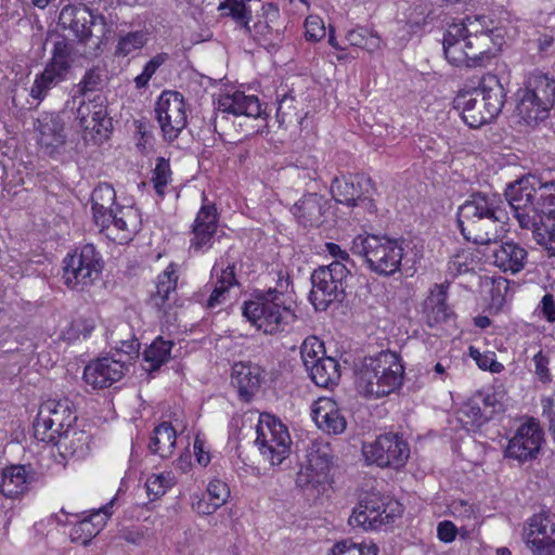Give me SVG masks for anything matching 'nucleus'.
I'll use <instances>...</instances> for the list:
<instances>
[{"label": "nucleus", "mask_w": 555, "mask_h": 555, "mask_svg": "<svg viewBox=\"0 0 555 555\" xmlns=\"http://www.w3.org/2000/svg\"><path fill=\"white\" fill-rule=\"evenodd\" d=\"M59 23L64 29H70L80 40H86L93 35L92 27H100V35L106 31L104 16L94 14L86 5L67 4L59 15Z\"/></svg>", "instance_id": "nucleus-17"}, {"label": "nucleus", "mask_w": 555, "mask_h": 555, "mask_svg": "<svg viewBox=\"0 0 555 555\" xmlns=\"http://www.w3.org/2000/svg\"><path fill=\"white\" fill-rule=\"evenodd\" d=\"M326 30L323 20L318 15H309L305 21V38L317 42L325 37Z\"/></svg>", "instance_id": "nucleus-61"}, {"label": "nucleus", "mask_w": 555, "mask_h": 555, "mask_svg": "<svg viewBox=\"0 0 555 555\" xmlns=\"http://www.w3.org/2000/svg\"><path fill=\"white\" fill-rule=\"evenodd\" d=\"M255 2L253 0H220L218 10L221 16L231 17L240 28L250 31L251 14L257 7Z\"/></svg>", "instance_id": "nucleus-35"}, {"label": "nucleus", "mask_w": 555, "mask_h": 555, "mask_svg": "<svg viewBox=\"0 0 555 555\" xmlns=\"http://www.w3.org/2000/svg\"><path fill=\"white\" fill-rule=\"evenodd\" d=\"M326 201L317 193L302 196L292 207L294 217L305 227H318L323 222Z\"/></svg>", "instance_id": "nucleus-32"}, {"label": "nucleus", "mask_w": 555, "mask_h": 555, "mask_svg": "<svg viewBox=\"0 0 555 555\" xmlns=\"http://www.w3.org/2000/svg\"><path fill=\"white\" fill-rule=\"evenodd\" d=\"M30 482V477L25 466L13 465L1 473L0 493L9 499H17L23 495Z\"/></svg>", "instance_id": "nucleus-34"}, {"label": "nucleus", "mask_w": 555, "mask_h": 555, "mask_svg": "<svg viewBox=\"0 0 555 555\" xmlns=\"http://www.w3.org/2000/svg\"><path fill=\"white\" fill-rule=\"evenodd\" d=\"M353 188H354V206L358 205V203H366L369 209L375 208L371 197L375 193V186L371 179L365 173H356L354 180H353Z\"/></svg>", "instance_id": "nucleus-51"}, {"label": "nucleus", "mask_w": 555, "mask_h": 555, "mask_svg": "<svg viewBox=\"0 0 555 555\" xmlns=\"http://www.w3.org/2000/svg\"><path fill=\"white\" fill-rule=\"evenodd\" d=\"M350 250L361 257L371 271L385 276L398 272L403 258L402 243L387 235L358 234L351 242Z\"/></svg>", "instance_id": "nucleus-5"}, {"label": "nucleus", "mask_w": 555, "mask_h": 555, "mask_svg": "<svg viewBox=\"0 0 555 555\" xmlns=\"http://www.w3.org/2000/svg\"><path fill=\"white\" fill-rule=\"evenodd\" d=\"M311 416L317 426L327 434H341L347 426L337 403L327 397H322L313 403Z\"/></svg>", "instance_id": "nucleus-28"}, {"label": "nucleus", "mask_w": 555, "mask_h": 555, "mask_svg": "<svg viewBox=\"0 0 555 555\" xmlns=\"http://www.w3.org/2000/svg\"><path fill=\"white\" fill-rule=\"evenodd\" d=\"M263 370L251 362H238L232 367L231 382L237 389L240 398L249 402L260 388Z\"/></svg>", "instance_id": "nucleus-27"}, {"label": "nucleus", "mask_w": 555, "mask_h": 555, "mask_svg": "<svg viewBox=\"0 0 555 555\" xmlns=\"http://www.w3.org/2000/svg\"><path fill=\"white\" fill-rule=\"evenodd\" d=\"M207 494L212 502L221 507L230 498V489L223 480L212 479L207 486Z\"/></svg>", "instance_id": "nucleus-62"}, {"label": "nucleus", "mask_w": 555, "mask_h": 555, "mask_svg": "<svg viewBox=\"0 0 555 555\" xmlns=\"http://www.w3.org/2000/svg\"><path fill=\"white\" fill-rule=\"evenodd\" d=\"M173 485L171 473L153 474L145 481L146 493L153 501L164 495Z\"/></svg>", "instance_id": "nucleus-50"}, {"label": "nucleus", "mask_w": 555, "mask_h": 555, "mask_svg": "<svg viewBox=\"0 0 555 555\" xmlns=\"http://www.w3.org/2000/svg\"><path fill=\"white\" fill-rule=\"evenodd\" d=\"M256 16L253 18L250 31L256 41L261 46H270L280 38V29L278 28V20L280 17L279 8L272 3L255 2Z\"/></svg>", "instance_id": "nucleus-25"}, {"label": "nucleus", "mask_w": 555, "mask_h": 555, "mask_svg": "<svg viewBox=\"0 0 555 555\" xmlns=\"http://www.w3.org/2000/svg\"><path fill=\"white\" fill-rule=\"evenodd\" d=\"M307 371L313 383L323 388L336 386L341 375L338 361L332 357L321 358L320 362L310 365Z\"/></svg>", "instance_id": "nucleus-38"}, {"label": "nucleus", "mask_w": 555, "mask_h": 555, "mask_svg": "<svg viewBox=\"0 0 555 555\" xmlns=\"http://www.w3.org/2000/svg\"><path fill=\"white\" fill-rule=\"evenodd\" d=\"M320 470H317L314 467H311V463H307L306 466L301 467L297 474L296 485L300 488H317L328 480V476L323 474V477L320 476Z\"/></svg>", "instance_id": "nucleus-55"}, {"label": "nucleus", "mask_w": 555, "mask_h": 555, "mask_svg": "<svg viewBox=\"0 0 555 555\" xmlns=\"http://www.w3.org/2000/svg\"><path fill=\"white\" fill-rule=\"evenodd\" d=\"M474 269V258L469 251H461L454 255L448 262V274L456 278Z\"/></svg>", "instance_id": "nucleus-58"}, {"label": "nucleus", "mask_w": 555, "mask_h": 555, "mask_svg": "<svg viewBox=\"0 0 555 555\" xmlns=\"http://www.w3.org/2000/svg\"><path fill=\"white\" fill-rule=\"evenodd\" d=\"M443 53L448 62L454 66L469 67L465 48V28L450 25L443 36Z\"/></svg>", "instance_id": "nucleus-33"}, {"label": "nucleus", "mask_w": 555, "mask_h": 555, "mask_svg": "<svg viewBox=\"0 0 555 555\" xmlns=\"http://www.w3.org/2000/svg\"><path fill=\"white\" fill-rule=\"evenodd\" d=\"M177 435L171 424L164 422L156 426L150 439L149 449L152 453L167 459L172 455Z\"/></svg>", "instance_id": "nucleus-40"}, {"label": "nucleus", "mask_w": 555, "mask_h": 555, "mask_svg": "<svg viewBox=\"0 0 555 555\" xmlns=\"http://www.w3.org/2000/svg\"><path fill=\"white\" fill-rule=\"evenodd\" d=\"M350 270L340 261L317 268L311 274L310 302L317 310L324 311L334 301L345 297Z\"/></svg>", "instance_id": "nucleus-9"}, {"label": "nucleus", "mask_w": 555, "mask_h": 555, "mask_svg": "<svg viewBox=\"0 0 555 555\" xmlns=\"http://www.w3.org/2000/svg\"><path fill=\"white\" fill-rule=\"evenodd\" d=\"M448 285L435 284L424 301L423 311L425 322L430 327L439 326L451 318L452 313L447 305Z\"/></svg>", "instance_id": "nucleus-31"}, {"label": "nucleus", "mask_w": 555, "mask_h": 555, "mask_svg": "<svg viewBox=\"0 0 555 555\" xmlns=\"http://www.w3.org/2000/svg\"><path fill=\"white\" fill-rule=\"evenodd\" d=\"M36 140L49 156L60 155L66 144L65 124L56 113H42L35 122Z\"/></svg>", "instance_id": "nucleus-18"}, {"label": "nucleus", "mask_w": 555, "mask_h": 555, "mask_svg": "<svg viewBox=\"0 0 555 555\" xmlns=\"http://www.w3.org/2000/svg\"><path fill=\"white\" fill-rule=\"evenodd\" d=\"M402 513L397 501H387L378 494L365 495L349 517L352 527L376 530L395 521Z\"/></svg>", "instance_id": "nucleus-12"}, {"label": "nucleus", "mask_w": 555, "mask_h": 555, "mask_svg": "<svg viewBox=\"0 0 555 555\" xmlns=\"http://www.w3.org/2000/svg\"><path fill=\"white\" fill-rule=\"evenodd\" d=\"M516 112L520 120L534 126L545 120L555 103V80L543 73L530 74L516 92Z\"/></svg>", "instance_id": "nucleus-6"}, {"label": "nucleus", "mask_w": 555, "mask_h": 555, "mask_svg": "<svg viewBox=\"0 0 555 555\" xmlns=\"http://www.w3.org/2000/svg\"><path fill=\"white\" fill-rule=\"evenodd\" d=\"M362 455L367 464L398 469L406 463L410 448L401 435L387 433L379 435L372 442H364Z\"/></svg>", "instance_id": "nucleus-13"}, {"label": "nucleus", "mask_w": 555, "mask_h": 555, "mask_svg": "<svg viewBox=\"0 0 555 555\" xmlns=\"http://www.w3.org/2000/svg\"><path fill=\"white\" fill-rule=\"evenodd\" d=\"M234 269V264L230 263L223 267V264L220 266V263L217 262L214 266L212 274L217 275V281L207 300L208 308L214 309L220 304L224 302L229 289L236 284Z\"/></svg>", "instance_id": "nucleus-36"}, {"label": "nucleus", "mask_w": 555, "mask_h": 555, "mask_svg": "<svg viewBox=\"0 0 555 555\" xmlns=\"http://www.w3.org/2000/svg\"><path fill=\"white\" fill-rule=\"evenodd\" d=\"M553 535H555V515L540 513L528 519L522 539L533 555H542L555 542L552 539Z\"/></svg>", "instance_id": "nucleus-21"}, {"label": "nucleus", "mask_w": 555, "mask_h": 555, "mask_svg": "<svg viewBox=\"0 0 555 555\" xmlns=\"http://www.w3.org/2000/svg\"><path fill=\"white\" fill-rule=\"evenodd\" d=\"M116 353L113 357L125 359V364L139 357L140 343L134 336L129 339H120L115 341Z\"/></svg>", "instance_id": "nucleus-60"}, {"label": "nucleus", "mask_w": 555, "mask_h": 555, "mask_svg": "<svg viewBox=\"0 0 555 555\" xmlns=\"http://www.w3.org/2000/svg\"><path fill=\"white\" fill-rule=\"evenodd\" d=\"M508 232V215L504 209L495 215L480 219L475 224L467 227L465 231H461L466 241L476 244H496Z\"/></svg>", "instance_id": "nucleus-24"}, {"label": "nucleus", "mask_w": 555, "mask_h": 555, "mask_svg": "<svg viewBox=\"0 0 555 555\" xmlns=\"http://www.w3.org/2000/svg\"><path fill=\"white\" fill-rule=\"evenodd\" d=\"M155 114L164 139L168 142L176 140L186 127L185 102L177 91L162 92L155 105Z\"/></svg>", "instance_id": "nucleus-15"}, {"label": "nucleus", "mask_w": 555, "mask_h": 555, "mask_svg": "<svg viewBox=\"0 0 555 555\" xmlns=\"http://www.w3.org/2000/svg\"><path fill=\"white\" fill-rule=\"evenodd\" d=\"M505 197L519 227L555 256V181L528 175L511 183Z\"/></svg>", "instance_id": "nucleus-1"}, {"label": "nucleus", "mask_w": 555, "mask_h": 555, "mask_svg": "<svg viewBox=\"0 0 555 555\" xmlns=\"http://www.w3.org/2000/svg\"><path fill=\"white\" fill-rule=\"evenodd\" d=\"M545 442L544 430L534 417L526 416L515 429L504 450V456L520 464L535 460Z\"/></svg>", "instance_id": "nucleus-14"}, {"label": "nucleus", "mask_w": 555, "mask_h": 555, "mask_svg": "<svg viewBox=\"0 0 555 555\" xmlns=\"http://www.w3.org/2000/svg\"><path fill=\"white\" fill-rule=\"evenodd\" d=\"M261 295L279 301L284 305H291L292 299V283L288 274H284L282 271L278 273L275 286L269 287L266 292H261Z\"/></svg>", "instance_id": "nucleus-49"}, {"label": "nucleus", "mask_w": 555, "mask_h": 555, "mask_svg": "<svg viewBox=\"0 0 555 555\" xmlns=\"http://www.w3.org/2000/svg\"><path fill=\"white\" fill-rule=\"evenodd\" d=\"M51 54V59L46 66L67 79L69 70L77 57L75 44L65 38L56 40Z\"/></svg>", "instance_id": "nucleus-37"}, {"label": "nucleus", "mask_w": 555, "mask_h": 555, "mask_svg": "<svg viewBox=\"0 0 555 555\" xmlns=\"http://www.w3.org/2000/svg\"><path fill=\"white\" fill-rule=\"evenodd\" d=\"M149 39L150 34L144 29L120 34L115 48V54L117 56H128L141 50L147 43Z\"/></svg>", "instance_id": "nucleus-46"}, {"label": "nucleus", "mask_w": 555, "mask_h": 555, "mask_svg": "<svg viewBox=\"0 0 555 555\" xmlns=\"http://www.w3.org/2000/svg\"><path fill=\"white\" fill-rule=\"evenodd\" d=\"M103 268L104 261L95 246L86 244L63 259L62 280L67 288L83 292L100 280Z\"/></svg>", "instance_id": "nucleus-8"}, {"label": "nucleus", "mask_w": 555, "mask_h": 555, "mask_svg": "<svg viewBox=\"0 0 555 555\" xmlns=\"http://www.w3.org/2000/svg\"><path fill=\"white\" fill-rule=\"evenodd\" d=\"M504 101L505 91L500 79L495 75H488L481 79L478 88L457 94L454 104L467 126L479 128L498 117Z\"/></svg>", "instance_id": "nucleus-2"}, {"label": "nucleus", "mask_w": 555, "mask_h": 555, "mask_svg": "<svg viewBox=\"0 0 555 555\" xmlns=\"http://www.w3.org/2000/svg\"><path fill=\"white\" fill-rule=\"evenodd\" d=\"M219 114L233 116H245L249 118H266V111L262 108L257 95L246 94L242 91L221 94L217 102Z\"/></svg>", "instance_id": "nucleus-26"}, {"label": "nucleus", "mask_w": 555, "mask_h": 555, "mask_svg": "<svg viewBox=\"0 0 555 555\" xmlns=\"http://www.w3.org/2000/svg\"><path fill=\"white\" fill-rule=\"evenodd\" d=\"M255 444L271 465H280L289 454L291 436L286 426L270 414H261L256 426Z\"/></svg>", "instance_id": "nucleus-10"}, {"label": "nucleus", "mask_w": 555, "mask_h": 555, "mask_svg": "<svg viewBox=\"0 0 555 555\" xmlns=\"http://www.w3.org/2000/svg\"><path fill=\"white\" fill-rule=\"evenodd\" d=\"M489 20L486 16H467L461 23L453 24L454 26H463L465 28V36H480L481 31H487L489 35L492 28L488 25Z\"/></svg>", "instance_id": "nucleus-59"}, {"label": "nucleus", "mask_w": 555, "mask_h": 555, "mask_svg": "<svg viewBox=\"0 0 555 555\" xmlns=\"http://www.w3.org/2000/svg\"><path fill=\"white\" fill-rule=\"evenodd\" d=\"M179 279V266L175 262L169 263L166 269L157 275L156 291L152 293L151 300L155 307L160 309L165 301L170 298V294L177 288Z\"/></svg>", "instance_id": "nucleus-39"}, {"label": "nucleus", "mask_w": 555, "mask_h": 555, "mask_svg": "<svg viewBox=\"0 0 555 555\" xmlns=\"http://www.w3.org/2000/svg\"><path fill=\"white\" fill-rule=\"evenodd\" d=\"M243 315L266 335L288 331L297 319L291 305L281 304L261 294L244 304Z\"/></svg>", "instance_id": "nucleus-7"}, {"label": "nucleus", "mask_w": 555, "mask_h": 555, "mask_svg": "<svg viewBox=\"0 0 555 555\" xmlns=\"http://www.w3.org/2000/svg\"><path fill=\"white\" fill-rule=\"evenodd\" d=\"M308 462L311 463V467L320 470L321 477H323V474L328 476L333 463L330 446L327 443L314 444L308 454Z\"/></svg>", "instance_id": "nucleus-48"}, {"label": "nucleus", "mask_w": 555, "mask_h": 555, "mask_svg": "<svg viewBox=\"0 0 555 555\" xmlns=\"http://www.w3.org/2000/svg\"><path fill=\"white\" fill-rule=\"evenodd\" d=\"M76 421V409L69 398H49L39 406L34 424L35 438L52 444L68 439L70 434L78 436V440L87 438L83 431L74 428Z\"/></svg>", "instance_id": "nucleus-4"}, {"label": "nucleus", "mask_w": 555, "mask_h": 555, "mask_svg": "<svg viewBox=\"0 0 555 555\" xmlns=\"http://www.w3.org/2000/svg\"><path fill=\"white\" fill-rule=\"evenodd\" d=\"M378 548L375 544H358L351 540L337 542L331 555H377Z\"/></svg>", "instance_id": "nucleus-54"}, {"label": "nucleus", "mask_w": 555, "mask_h": 555, "mask_svg": "<svg viewBox=\"0 0 555 555\" xmlns=\"http://www.w3.org/2000/svg\"><path fill=\"white\" fill-rule=\"evenodd\" d=\"M107 220L96 225L105 236L118 244H127L141 231L142 217L133 205L116 206L106 215Z\"/></svg>", "instance_id": "nucleus-16"}, {"label": "nucleus", "mask_w": 555, "mask_h": 555, "mask_svg": "<svg viewBox=\"0 0 555 555\" xmlns=\"http://www.w3.org/2000/svg\"><path fill=\"white\" fill-rule=\"evenodd\" d=\"M76 118L79 126L91 137L102 135L112 127V121L107 115L106 100L103 95L96 94L87 101L82 99L77 107Z\"/></svg>", "instance_id": "nucleus-22"}, {"label": "nucleus", "mask_w": 555, "mask_h": 555, "mask_svg": "<svg viewBox=\"0 0 555 555\" xmlns=\"http://www.w3.org/2000/svg\"><path fill=\"white\" fill-rule=\"evenodd\" d=\"M503 399L504 392L501 390L491 388L477 391L462 404L457 418L466 430L477 431L503 410Z\"/></svg>", "instance_id": "nucleus-11"}, {"label": "nucleus", "mask_w": 555, "mask_h": 555, "mask_svg": "<svg viewBox=\"0 0 555 555\" xmlns=\"http://www.w3.org/2000/svg\"><path fill=\"white\" fill-rule=\"evenodd\" d=\"M116 192L109 183H100L91 195V209L95 224L104 222L106 215L118 204L115 203Z\"/></svg>", "instance_id": "nucleus-41"}, {"label": "nucleus", "mask_w": 555, "mask_h": 555, "mask_svg": "<svg viewBox=\"0 0 555 555\" xmlns=\"http://www.w3.org/2000/svg\"><path fill=\"white\" fill-rule=\"evenodd\" d=\"M172 172L170 169L169 160L164 157H158L156 159L155 168L153 170V184L154 189L159 196L165 195V190L167 185L171 182Z\"/></svg>", "instance_id": "nucleus-53"}, {"label": "nucleus", "mask_w": 555, "mask_h": 555, "mask_svg": "<svg viewBox=\"0 0 555 555\" xmlns=\"http://www.w3.org/2000/svg\"><path fill=\"white\" fill-rule=\"evenodd\" d=\"M491 38L487 31H481L480 36H465V48L469 67L482 66L485 59L489 57Z\"/></svg>", "instance_id": "nucleus-44"}, {"label": "nucleus", "mask_w": 555, "mask_h": 555, "mask_svg": "<svg viewBox=\"0 0 555 555\" xmlns=\"http://www.w3.org/2000/svg\"><path fill=\"white\" fill-rule=\"evenodd\" d=\"M468 353L481 370L500 373L504 369L503 364L496 361L494 352H480L478 348L470 346Z\"/></svg>", "instance_id": "nucleus-57"}, {"label": "nucleus", "mask_w": 555, "mask_h": 555, "mask_svg": "<svg viewBox=\"0 0 555 555\" xmlns=\"http://www.w3.org/2000/svg\"><path fill=\"white\" fill-rule=\"evenodd\" d=\"M218 228V212L215 204L204 203L192 224L190 249L207 251L212 247Z\"/></svg>", "instance_id": "nucleus-23"}, {"label": "nucleus", "mask_w": 555, "mask_h": 555, "mask_svg": "<svg viewBox=\"0 0 555 555\" xmlns=\"http://www.w3.org/2000/svg\"><path fill=\"white\" fill-rule=\"evenodd\" d=\"M101 82V70L98 67L88 69L78 85L80 94L85 98L88 92L98 90Z\"/></svg>", "instance_id": "nucleus-64"}, {"label": "nucleus", "mask_w": 555, "mask_h": 555, "mask_svg": "<svg viewBox=\"0 0 555 555\" xmlns=\"http://www.w3.org/2000/svg\"><path fill=\"white\" fill-rule=\"evenodd\" d=\"M125 371V359L122 357H102L86 365L83 380L92 389H104L120 380Z\"/></svg>", "instance_id": "nucleus-20"}, {"label": "nucleus", "mask_w": 555, "mask_h": 555, "mask_svg": "<svg viewBox=\"0 0 555 555\" xmlns=\"http://www.w3.org/2000/svg\"><path fill=\"white\" fill-rule=\"evenodd\" d=\"M354 175H341L335 177L331 183V193L333 198L340 204L354 206Z\"/></svg>", "instance_id": "nucleus-47"}, {"label": "nucleus", "mask_w": 555, "mask_h": 555, "mask_svg": "<svg viewBox=\"0 0 555 555\" xmlns=\"http://www.w3.org/2000/svg\"><path fill=\"white\" fill-rule=\"evenodd\" d=\"M65 80L66 78L46 66L41 73L36 75L29 96L40 104L48 96L50 90Z\"/></svg>", "instance_id": "nucleus-43"}, {"label": "nucleus", "mask_w": 555, "mask_h": 555, "mask_svg": "<svg viewBox=\"0 0 555 555\" xmlns=\"http://www.w3.org/2000/svg\"><path fill=\"white\" fill-rule=\"evenodd\" d=\"M503 201L495 194L474 193L466 199L457 210V224L460 231L475 224L480 219L504 210Z\"/></svg>", "instance_id": "nucleus-19"}, {"label": "nucleus", "mask_w": 555, "mask_h": 555, "mask_svg": "<svg viewBox=\"0 0 555 555\" xmlns=\"http://www.w3.org/2000/svg\"><path fill=\"white\" fill-rule=\"evenodd\" d=\"M306 114L299 115L298 102L291 94H284L278 100L276 120L281 127H289L292 125H301Z\"/></svg>", "instance_id": "nucleus-45"}, {"label": "nucleus", "mask_w": 555, "mask_h": 555, "mask_svg": "<svg viewBox=\"0 0 555 555\" xmlns=\"http://www.w3.org/2000/svg\"><path fill=\"white\" fill-rule=\"evenodd\" d=\"M534 313L547 323H555V297L552 293L543 295L534 309Z\"/></svg>", "instance_id": "nucleus-63"}, {"label": "nucleus", "mask_w": 555, "mask_h": 555, "mask_svg": "<svg viewBox=\"0 0 555 555\" xmlns=\"http://www.w3.org/2000/svg\"><path fill=\"white\" fill-rule=\"evenodd\" d=\"M346 41L352 47L365 49L369 50V52H373V50L377 48L379 43V39L370 35L364 28H358L348 31L346 35Z\"/></svg>", "instance_id": "nucleus-56"}, {"label": "nucleus", "mask_w": 555, "mask_h": 555, "mask_svg": "<svg viewBox=\"0 0 555 555\" xmlns=\"http://www.w3.org/2000/svg\"><path fill=\"white\" fill-rule=\"evenodd\" d=\"M109 516L111 504H106L77 521L70 530V540L75 543L87 545L105 527Z\"/></svg>", "instance_id": "nucleus-30"}, {"label": "nucleus", "mask_w": 555, "mask_h": 555, "mask_svg": "<svg viewBox=\"0 0 555 555\" xmlns=\"http://www.w3.org/2000/svg\"><path fill=\"white\" fill-rule=\"evenodd\" d=\"M324 353L323 343L314 336L306 338L301 344L300 354L306 370H309L310 365L320 362L321 358H325Z\"/></svg>", "instance_id": "nucleus-52"}, {"label": "nucleus", "mask_w": 555, "mask_h": 555, "mask_svg": "<svg viewBox=\"0 0 555 555\" xmlns=\"http://www.w3.org/2000/svg\"><path fill=\"white\" fill-rule=\"evenodd\" d=\"M493 264L503 272H520L526 264L528 253L519 244L507 241L498 242L491 249Z\"/></svg>", "instance_id": "nucleus-29"}, {"label": "nucleus", "mask_w": 555, "mask_h": 555, "mask_svg": "<svg viewBox=\"0 0 555 555\" xmlns=\"http://www.w3.org/2000/svg\"><path fill=\"white\" fill-rule=\"evenodd\" d=\"M403 372V365L396 352L382 351L362 362L357 372V389L365 397L387 396L402 384Z\"/></svg>", "instance_id": "nucleus-3"}, {"label": "nucleus", "mask_w": 555, "mask_h": 555, "mask_svg": "<svg viewBox=\"0 0 555 555\" xmlns=\"http://www.w3.org/2000/svg\"><path fill=\"white\" fill-rule=\"evenodd\" d=\"M173 343L157 337L143 352V369L146 372L157 371L170 358Z\"/></svg>", "instance_id": "nucleus-42"}]
</instances>
